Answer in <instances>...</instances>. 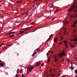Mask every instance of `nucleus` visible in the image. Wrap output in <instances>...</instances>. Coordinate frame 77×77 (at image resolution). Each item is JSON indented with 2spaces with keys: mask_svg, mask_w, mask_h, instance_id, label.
<instances>
[{
  "mask_svg": "<svg viewBox=\"0 0 77 77\" xmlns=\"http://www.w3.org/2000/svg\"><path fill=\"white\" fill-rule=\"evenodd\" d=\"M74 11V12H77V5L75 6V5L74 4L73 6L70 8L68 10L69 12H71V11Z\"/></svg>",
  "mask_w": 77,
  "mask_h": 77,
  "instance_id": "obj_1",
  "label": "nucleus"
},
{
  "mask_svg": "<svg viewBox=\"0 0 77 77\" xmlns=\"http://www.w3.org/2000/svg\"><path fill=\"white\" fill-rule=\"evenodd\" d=\"M74 37V39H70V41H77V36L75 34L73 35Z\"/></svg>",
  "mask_w": 77,
  "mask_h": 77,
  "instance_id": "obj_2",
  "label": "nucleus"
},
{
  "mask_svg": "<svg viewBox=\"0 0 77 77\" xmlns=\"http://www.w3.org/2000/svg\"><path fill=\"white\" fill-rule=\"evenodd\" d=\"M60 54H59V56L60 57H62V56H64L66 55L65 54L64 52L62 53H60Z\"/></svg>",
  "mask_w": 77,
  "mask_h": 77,
  "instance_id": "obj_3",
  "label": "nucleus"
},
{
  "mask_svg": "<svg viewBox=\"0 0 77 77\" xmlns=\"http://www.w3.org/2000/svg\"><path fill=\"white\" fill-rule=\"evenodd\" d=\"M77 21L76 20L75 21V22H73V25H72L71 27H75V24H77Z\"/></svg>",
  "mask_w": 77,
  "mask_h": 77,
  "instance_id": "obj_4",
  "label": "nucleus"
},
{
  "mask_svg": "<svg viewBox=\"0 0 77 77\" xmlns=\"http://www.w3.org/2000/svg\"><path fill=\"white\" fill-rule=\"evenodd\" d=\"M77 17V14H75L74 16H71L70 17L71 18H72V17H73L74 18H76Z\"/></svg>",
  "mask_w": 77,
  "mask_h": 77,
  "instance_id": "obj_5",
  "label": "nucleus"
},
{
  "mask_svg": "<svg viewBox=\"0 0 77 77\" xmlns=\"http://www.w3.org/2000/svg\"><path fill=\"white\" fill-rule=\"evenodd\" d=\"M40 65V63H37L35 64V65H34V66H38V65Z\"/></svg>",
  "mask_w": 77,
  "mask_h": 77,
  "instance_id": "obj_6",
  "label": "nucleus"
},
{
  "mask_svg": "<svg viewBox=\"0 0 77 77\" xmlns=\"http://www.w3.org/2000/svg\"><path fill=\"white\" fill-rule=\"evenodd\" d=\"M32 29V27H30L29 28H24V29H21V30H24L25 29Z\"/></svg>",
  "mask_w": 77,
  "mask_h": 77,
  "instance_id": "obj_7",
  "label": "nucleus"
},
{
  "mask_svg": "<svg viewBox=\"0 0 77 77\" xmlns=\"http://www.w3.org/2000/svg\"><path fill=\"white\" fill-rule=\"evenodd\" d=\"M24 33V31H21L20 32V33L17 34V35H20V34H21V33Z\"/></svg>",
  "mask_w": 77,
  "mask_h": 77,
  "instance_id": "obj_8",
  "label": "nucleus"
},
{
  "mask_svg": "<svg viewBox=\"0 0 77 77\" xmlns=\"http://www.w3.org/2000/svg\"><path fill=\"white\" fill-rule=\"evenodd\" d=\"M59 37H60V38H61V39H60V40L61 41H62V40L63 39V37L62 36L60 35L59 36Z\"/></svg>",
  "mask_w": 77,
  "mask_h": 77,
  "instance_id": "obj_9",
  "label": "nucleus"
},
{
  "mask_svg": "<svg viewBox=\"0 0 77 77\" xmlns=\"http://www.w3.org/2000/svg\"><path fill=\"white\" fill-rule=\"evenodd\" d=\"M57 38H55L54 39V41L55 42H57Z\"/></svg>",
  "mask_w": 77,
  "mask_h": 77,
  "instance_id": "obj_10",
  "label": "nucleus"
},
{
  "mask_svg": "<svg viewBox=\"0 0 77 77\" xmlns=\"http://www.w3.org/2000/svg\"><path fill=\"white\" fill-rule=\"evenodd\" d=\"M50 57L48 58V62H50Z\"/></svg>",
  "mask_w": 77,
  "mask_h": 77,
  "instance_id": "obj_11",
  "label": "nucleus"
},
{
  "mask_svg": "<svg viewBox=\"0 0 77 77\" xmlns=\"http://www.w3.org/2000/svg\"><path fill=\"white\" fill-rule=\"evenodd\" d=\"M0 65H1V66H4V65L2 63H0Z\"/></svg>",
  "mask_w": 77,
  "mask_h": 77,
  "instance_id": "obj_12",
  "label": "nucleus"
},
{
  "mask_svg": "<svg viewBox=\"0 0 77 77\" xmlns=\"http://www.w3.org/2000/svg\"><path fill=\"white\" fill-rule=\"evenodd\" d=\"M36 53V52H34L33 54L32 55V56H34L35 55Z\"/></svg>",
  "mask_w": 77,
  "mask_h": 77,
  "instance_id": "obj_13",
  "label": "nucleus"
},
{
  "mask_svg": "<svg viewBox=\"0 0 77 77\" xmlns=\"http://www.w3.org/2000/svg\"><path fill=\"white\" fill-rule=\"evenodd\" d=\"M14 33H15V32H12L11 33H9V34H10L11 35V34H14Z\"/></svg>",
  "mask_w": 77,
  "mask_h": 77,
  "instance_id": "obj_14",
  "label": "nucleus"
},
{
  "mask_svg": "<svg viewBox=\"0 0 77 77\" xmlns=\"http://www.w3.org/2000/svg\"><path fill=\"white\" fill-rule=\"evenodd\" d=\"M22 2L21 1H16L17 3H21Z\"/></svg>",
  "mask_w": 77,
  "mask_h": 77,
  "instance_id": "obj_15",
  "label": "nucleus"
},
{
  "mask_svg": "<svg viewBox=\"0 0 77 77\" xmlns=\"http://www.w3.org/2000/svg\"><path fill=\"white\" fill-rule=\"evenodd\" d=\"M57 61V58H55V62H56Z\"/></svg>",
  "mask_w": 77,
  "mask_h": 77,
  "instance_id": "obj_16",
  "label": "nucleus"
},
{
  "mask_svg": "<svg viewBox=\"0 0 77 77\" xmlns=\"http://www.w3.org/2000/svg\"><path fill=\"white\" fill-rule=\"evenodd\" d=\"M14 36V35H11L9 36V37H11Z\"/></svg>",
  "mask_w": 77,
  "mask_h": 77,
  "instance_id": "obj_17",
  "label": "nucleus"
},
{
  "mask_svg": "<svg viewBox=\"0 0 77 77\" xmlns=\"http://www.w3.org/2000/svg\"><path fill=\"white\" fill-rule=\"evenodd\" d=\"M55 75L54 74H51V77H53V76H54V75Z\"/></svg>",
  "mask_w": 77,
  "mask_h": 77,
  "instance_id": "obj_18",
  "label": "nucleus"
},
{
  "mask_svg": "<svg viewBox=\"0 0 77 77\" xmlns=\"http://www.w3.org/2000/svg\"><path fill=\"white\" fill-rule=\"evenodd\" d=\"M49 53H52V54L53 53V52L51 51H49Z\"/></svg>",
  "mask_w": 77,
  "mask_h": 77,
  "instance_id": "obj_19",
  "label": "nucleus"
},
{
  "mask_svg": "<svg viewBox=\"0 0 77 77\" xmlns=\"http://www.w3.org/2000/svg\"><path fill=\"white\" fill-rule=\"evenodd\" d=\"M34 68H35V67H34V66H32V67H31L30 68L31 69H32Z\"/></svg>",
  "mask_w": 77,
  "mask_h": 77,
  "instance_id": "obj_20",
  "label": "nucleus"
},
{
  "mask_svg": "<svg viewBox=\"0 0 77 77\" xmlns=\"http://www.w3.org/2000/svg\"><path fill=\"white\" fill-rule=\"evenodd\" d=\"M31 70H32V69L30 68H29V72H31Z\"/></svg>",
  "mask_w": 77,
  "mask_h": 77,
  "instance_id": "obj_21",
  "label": "nucleus"
},
{
  "mask_svg": "<svg viewBox=\"0 0 77 77\" xmlns=\"http://www.w3.org/2000/svg\"><path fill=\"white\" fill-rule=\"evenodd\" d=\"M28 12H29L27 11L26 13H24V14L26 15V14H28Z\"/></svg>",
  "mask_w": 77,
  "mask_h": 77,
  "instance_id": "obj_22",
  "label": "nucleus"
},
{
  "mask_svg": "<svg viewBox=\"0 0 77 77\" xmlns=\"http://www.w3.org/2000/svg\"><path fill=\"white\" fill-rule=\"evenodd\" d=\"M16 77H19L18 75V74H16Z\"/></svg>",
  "mask_w": 77,
  "mask_h": 77,
  "instance_id": "obj_23",
  "label": "nucleus"
},
{
  "mask_svg": "<svg viewBox=\"0 0 77 77\" xmlns=\"http://www.w3.org/2000/svg\"><path fill=\"white\" fill-rule=\"evenodd\" d=\"M36 50L38 52H39V49H37Z\"/></svg>",
  "mask_w": 77,
  "mask_h": 77,
  "instance_id": "obj_24",
  "label": "nucleus"
},
{
  "mask_svg": "<svg viewBox=\"0 0 77 77\" xmlns=\"http://www.w3.org/2000/svg\"><path fill=\"white\" fill-rule=\"evenodd\" d=\"M71 46L72 47H75V46L74 45H71Z\"/></svg>",
  "mask_w": 77,
  "mask_h": 77,
  "instance_id": "obj_25",
  "label": "nucleus"
},
{
  "mask_svg": "<svg viewBox=\"0 0 77 77\" xmlns=\"http://www.w3.org/2000/svg\"><path fill=\"white\" fill-rule=\"evenodd\" d=\"M75 73L76 74H77V69L75 71Z\"/></svg>",
  "mask_w": 77,
  "mask_h": 77,
  "instance_id": "obj_26",
  "label": "nucleus"
},
{
  "mask_svg": "<svg viewBox=\"0 0 77 77\" xmlns=\"http://www.w3.org/2000/svg\"><path fill=\"white\" fill-rule=\"evenodd\" d=\"M20 73H21H21H22L23 72V69H21L20 70Z\"/></svg>",
  "mask_w": 77,
  "mask_h": 77,
  "instance_id": "obj_27",
  "label": "nucleus"
},
{
  "mask_svg": "<svg viewBox=\"0 0 77 77\" xmlns=\"http://www.w3.org/2000/svg\"><path fill=\"white\" fill-rule=\"evenodd\" d=\"M31 24V25H33V24H34V23L32 22V23H30Z\"/></svg>",
  "mask_w": 77,
  "mask_h": 77,
  "instance_id": "obj_28",
  "label": "nucleus"
},
{
  "mask_svg": "<svg viewBox=\"0 0 77 77\" xmlns=\"http://www.w3.org/2000/svg\"><path fill=\"white\" fill-rule=\"evenodd\" d=\"M70 68H71L72 69H74V68L72 67V66L70 67Z\"/></svg>",
  "mask_w": 77,
  "mask_h": 77,
  "instance_id": "obj_29",
  "label": "nucleus"
},
{
  "mask_svg": "<svg viewBox=\"0 0 77 77\" xmlns=\"http://www.w3.org/2000/svg\"><path fill=\"white\" fill-rule=\"evenodd\" d=\"M39 2H37V5H39Z\"/></svg>",
  "mask_w": 77,
  "mask_h": 77,
  "instance_id": "obj_30",
  "label": "nucleus"
},
{
  "mask_svg": "<svg viewBox=\"0 0 77 77\" xmlns=\"http://www.w3.org/2000/svg\"><path fill=\"white\" fill-rule=\"evenodd\" d=\"M29 29H26L25 30L23 31V33H24V32H26V31H27V30H29Z\"/></svg>",
  "mask_w": 77,
  "mask_h": 77,
  "instance_id": "obj_31",
  "label": "nucleus"
},
{
  "mask_svg": "<svg viewBox=\"0 0 77 77\" xmlns=\"http://www.w3.org/2000/svg\"><path fill=\"white\" fill-rule=\"evenodd\" d=\"M2 45H4V44H1V45H0V47H2Z\"/></svg>",
  "mask_w": 77,
  "mask_h": 77,
  "instance_id": "obj_32",
  "label": "nucleus"
},
{
  "mask_svg": "<svg viewBox=\"0 0 77 77\" xmlns=\"http://www.w3.org/2000/svg\"><path fill=\"white\" fill-rule=\"evenodd\" d=\"M25 77V75H24L23 74H22V77Z\"/></svg>",
  "mask_w": 77,
  "mask_h": 77,
  "instance_id": "obj_33",
  "label": "nucleus"
},
{
  "mask_svg": "<svg viewBox=\"0 0 77 77\" xmlns=\"http://www.w3.org/2000/svg\"><path fill=\"white\" fill-rule=\"evenodd\" d=\"M66 48H65V49H66V48H68V46H66Z\"/></svg>",
  "mask_w": 77,
  "mask_h": 77,
  "instance_id": "obj_34",
  "label": "nucleus"
},
{
  "mask_svg": "<svg viewBox=\"0 0 77 77\" xmlns=\"http://www.w3.org/2000/svg\"><path fill=\"white\" fill-rule=\"evenodd\" d=\"M62 44V42H61L59 44V45H61Z\"/></svg>",
  "mask_w": 77,
  "mask_h": 77,
  "instance_id": "obj_35",
  "label": "nucleus"
},
{
  "mask_svg": "<svg viewBox=\"0 0 77 77\" xmlns=\"http://www.w3.org/2000/svg\"><path fill=\"white\" fill-rule=\"evenodd\" d=\"M56 18V17H54L52 19V20H54V19H55V18Z\"/></svg>",
  "mask_w": 77,
  "mask_h": 77,
  "instance_id": "obj_36",
  "label": "nucleus"
},
{
  "mask_svg": "<svg viewBox=\"0 0 77 77\" xmlns=\"http://www.w3.org/2000/svg\"><path fill=\"white\" fill-rule=\"evenodd\" d=\"M64 42L65 43H66V41H64Z\"/></svg>",
  "mask_w": 77,
  "mask_h": 77,
  "instance_id": "obj_37",
  "label": "nucleus"
},
{
  "mask_svg": "<svg viewBox=\"0 0 77 77\" xmlns=\"http://www.w3.org/2000/svg\"><path fill=\"white\" fill-rule=\"evenodd\" d=\"M43 65H44V63H43L41 65V66H43Z\"/></svg>",
  "mask_w": 77,
  "mask_h": 77,
  "instance_id": "obj_38",
  "label": "nucleus"
},
{
  "mask_svg": "<svg viewBox=\"0 0 77 77\" xmlns=\"http://www.w3.org/2000/svg\"><path fill=\"white\" fill-rule=\"evenodd\" d=\"M54 58H55V59H56V56H54Z\"/></svg>",
  "mask_w": 77,
  "mask_h": 77,
  "instance_id": "obj_39",
  "label": "nucleus"
},
{
  "mask_svg": "<svg viewBox=\"0 0 77 77\" xmlns=\"http://www.w3.org/2000/svg\"><path fill=\"white\" fill-rule=\"evenodd\" d=\"M54 72H56V69H54Z\"/></svg>",
  "mask_w": 77,
  "mask_h": 77,
  "instance_id": "obj_40",
  "label": "nucleus"
},
{
  "mask_svg": "<svg viewBox=\"0 0 77 77\" xmlns=\"http://www.w3.org/2000/svg\"><path fill=\"white\" fill-rule=\"evenodd\" d=\"M59 11V10H57L54 13H56V12H57V11Z\"/></svg>",
  "mask_w": 77,
  "mask_h": 77,
  "instance_id": "obj_41",
  "label": "nucleus"
},
{
  "mask_svg": "<svg viewBox=\"0 0 77 77\" xmlns=\"http://www.w3.org/2000/svg\"><path fill=\"white\" fill-rule=\"evenodd\" d=\"M54 34H51L49 36V37H50V36H51L52 35H53Z\"/></svg>",
  "mask_w": 77,
  "mask_h": 77,
  "instance_id": "obj_42",
  "label": "nucleus"
},
{
  "mask_svg": "<svg viewBox=\"0 0 77 77\" xmlns=\"http://www.w3.org/2000/svg\"><path fill=\"white\" fill-rule=\"evenodd\" d=\"M47 54V56H48V54H48V53H47V54Z\"/></svg>",
  "mask_w": 77,
  "mask_h": 77,
  "instance_id": "obj_43",
  "label": "nucleus"
},
{
  "mask_svg": "<svg viewBox=\"0 0 77 77\" xmlns=\"http://www.w3.org/2000/svg\"><path fill=\"white\" fill-rule=\"evenodd\" d=\"M6 47H5L4 48H2V49L3 50V49H5V48H6Z\"/></svg>",
  "mask_w": 77,
  "mask_h": 77,
  "instance_id": "obj_44",
  "label": "nucleus"
},
{
  "mask_svg": "<svg viewBox=\"0 0 77 77\" xmlns=\"http://www.w3.org/2000/svg\"><path fill=\"white\" fill-rule=\"evenodd\" d=\"M67 61L68 62H69V60H68Z\"/></svg>",
  "mask_w": 77,
  "mask_h": 77,
  "instance_id": "obj_45",
  "label": "nucleus"
},
{
  "mask_svg": "<svg viewBox=\"0 0 77 77\" xmlns=\"http://www.w3.org/2000/svg\"><path fill=\"white\" fill-rule=\"evenodd\" d=\"M65 46H67V45H66V43L65 44Z\"/></svg>",
  "mask_w": 77,
  "mask_h": 77,
  "instance_id": "obj_46",
  "label": "nucleus"
},
{
  "mask_svg": "<svg viewBox=\"0 0 77 77\" xmlns=\"http://www.w3.org/2000/svg\"><path fill=\"white\" fill-rule=\"evenodd\" d=\"M27 73H29V71L28 72V70H27Z\"/></svg>",
  "mask_w": 77,
  "mask_h": 77,
  "instance_id": "obj_47",
  "label": "nucleus"
},
{
  "mask_svg": "<svg viewBox=\"0 0 77 77\" xmlns=\"http://www.w3.org/2000/svg\"><path fill=\"white\" fill-rule=\"evenodd\" d=\"M6 45H7V46H8V45H9V44H7Z\"/></svg>",
  "mask_w": 77,
  "mask_h": 77,
  "instance_id": "obj_48",
  "label": "nucleus"
},
{
  "mask_svg": "<svg viewBox=\"0 0 77 77\" xmlns=\"http://www.w3.org/2000/svg\"><path fill=\"white\" fill-rule=\"evenodd\" d=\"M28 67H29V66H28V67H25V68H28Z\"/></svg>",
  "mask_w": 77,
  "mask_h": 77,
  "instance_id": "obj_49",
  "label": "nucleus"
},
{
  "mask_svg": "<svg viewBox=\"0 0 77 77\" xmlns=\"http://www.w3.org/2000/svg\"><path fill=\"white\" fill-rule=\"evenodd\" d=\"M51 37H50L48 39H49V40H50V39H51Z\"/></svg>",
  "mask_w": 77,
  "mask_h": 77,
  "instance_id": "obj_50",
  "label": "nucleus"
},
{
  "mask_svg": "<svg viewBox=\"0 0 77 77\" xmlns=\"http://www.w3.org/2000/svg\"><path fill=\"white\" fill-rule=\"evenodd\" d=\"M77 44V42H75V44Z\"/></svg>",
  "mask_w": 77,
  "mask_h": 77,
  "instance_id": "obj_51",
  "label": "nucleus"
},
{
  "mask_svg": "<svg viewBox=\"0 0 77 77\" xmlns=\"http://www.w3.org/2000/svg\"><path fill=\"white\" fill-rule=\"evenodd\" d=\"M49 41V39H48L46 41Z\"/></svg>",
  "mask_w": 77,
  "mask_h": 77,
  "instance_id": "obj_52",
  "label": "nucleus"
},
{
  "mask_svg": "<svg viewBox=\"0 0 77 77\" xmlns=\"http://www.w3.org/2000/svg\"><path fill=\"white\" fill-rule=\"evenodd\" d=\"M63 60L62 61V62H63V61H64V60H63Z\"/></svg>",
  "mask_w": 77,
  "mask_h": 77,
  "instance_id": "obj_53",
  "label": "nucleus"
},
{
  "mask_svg": "<svg viewBox=\"0 0 77 77\" xmlns=\"http://www.w3.org/2000/svg\"><path fill=\"white\" fill-rule=\"evenodd\" d=\"M33 26H31V28H33Z\"/></svg>",
  "mask_w": 77,
  "mask_h": 77,
  "instance_id": "obj_54",
  "label": "nucleus"
},
{
  "mask_svg": "<svg viewBox=\"0 0 77 77\" xmlns=\"http://www.w3.org/2000/svg\"><path fill=\"white\" fill-rule=\"evenodd\" d=\"M51 57V56L50 55V57Z\"/></svg>",
  "mask_w": 77,
  "mask_h": 77,
  "instance_id": "obj_55",
  "label": "nucleus"
},
{
  "mask_svg": "<svg viewBox=\"0 0 77 77\" xmlns=\"http://www.w3.org/2000/svg\"><path fill=\"white\" fill-rule=\"evenodd\" d=\"M71 66H72V64H71Z\"/></svg>",
  "mask_w": 77,
  "mask_h": 77,
  "instance_id": "obj_56",
  "label": "nucleus"
},
{
  "mask_svg": "<svg viewBox=\"0 0 77 77\" xmlns=\"http://www.w3.org/2000/svg\"><path fill=\"white\" fill-rule=\"evenodd\" d=\"M0 62H2V61H1V60H0Z\"/></svg>",
  "mask_w": 77,
  "mask_h": 77,
  "instance_id": "obj_57",
  "label": "nucleus"
},
{
  "mask_svg": "<svg viewBox=\"0 0 77 77\" xmlns=\"http://www.w3.org/2000/svg\"><path fill=\"white\" fill-rule=\"evenodd\" d=\"M52 69H51L50 70V71H52Z\"/></svg>",
  "mask_w": 77,
  "mask_h": 77,
  "instance_id": "obj_58",
  "label": "nucleus"
},
{
  "mask_svg": "<svg viewBox=\"0 0 77 77\" xmlns=\"http://www.w3.org/2000/svg\"><path fill=\"white\" fill-rule=\"evenodd\" d=\"M1 2H2V1H0V3H1Z\"/></svg>",
  "mask_w": 77,
  "mask_h": 77,
  "instance_id": "obj_59",
  "label": "nucleus"
},
{
  "mask_svg": "<svg viewBox=\"0 0 77 77\" xmlns=\"http://www.w3.org/2000/svg\"><path fill=\"white\" fill-rule=\"evenodd\" d=\"M65 32H66V30H65Z\"/></svg>",
  "mask_w": 77,
  "mask_h": 77,
  "instance_id": "obj_60",
  "label": "nucleus"
},
{
  "mask_svg": "<svg viewBox=\"0 0 77 77\" xmlns=\"http://www.w3.org/2000/svg\"><path fill=\"white\" fill-rule=\"evenodd\" d=\"M22 15H24V14H22Z\"/></svg>",
  "mask_w": 77,
  "mask_h": 77,
  "instance_id": "obj_61",
  "label": "nucleus"
},
{
  "mask_svg": "<svg viewBox=\"0 0 77 77\" xmlns=\"http://www.w3.org/2000/svg\"><path fill=\"white\" fill-rule=\"evenodd\" d=\"M50 11V12H51V11H52V10H51Z\"/></svg>",
  "mask_w": 77,
  "mask_h": 77,
  "instance_id": "obj_62",
  "label": "nucleus"
},
{
  "mask_svg": "<svg viewBox=\"0 0 77 77\" xmlns=\"http://www.w3.org/2000/svg\"><path fill=\"white\" fill-rule=\"evenodd\" d=\"M60 34H61V33H60L59 34V35H60Z\"/></svg>",
  "mask_w": 77,
  "mask_h": 77,
  "instance_id": "obj_63",
  "label": "nucleus"
},
{
  "mask_svg": "<svg viewBox=\"0 0 77 77\" xmlns=\"http://www.w3.org/2000/svg\"><path fill=\"white\" fill-rule=\"evenodd\" d=\"M76 60V61H77V60Z\"/></svg>",
  "mask_w": 77,
  "mask_h": 77,
  "instance_id": "obj_64",
  "label": "nucleus"
}]
</instances>
